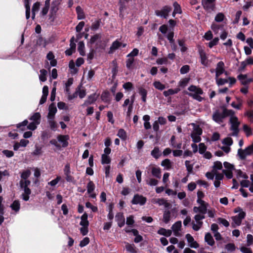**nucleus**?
Returning <instances> with one entry per match:
<instances>
[{
  "instance_id": "obj_1",
  "label": "nucleus",
  "mask_w": 253,
  "mask_h": 253,
  "mask_svg": "<svg viewBox=\"0 0 253 253\" xmlns=\"http://www.w3.org/2000/svg\"><path fill=\"white\" fill-rule=\"evenodd\" d=\"M222 112L221 113L218 110L214 111L212 114V119L217 123L223 122V119L227 116H233L235 112L232 110H228L225 106L221 107Z\"/></svg>"
},
{
  "instance_id": "obj_2",
  "label": "nucleus",
  "mask_w": 253,
  "mask_h": 253,
  "mask_svg": "<svg viewBox=\"0 0 253 253\" xmlns=\"http://www.w3.org/2000/svg\"><path fill=\"white\" fill-rule=\"evenodd\" d=\"M31 182L29 180H21L20 181V186L21 188L24 189V193L22 195L23 199L27 201L29 199V195L31 191L28 186L30 184Z\"/></svg>"
},
{
  "instance_id": "obj_3",
  "label": "nucleus",
  "mask_w": 253,
  "mask_h": 253,
  "mask_svg": "<svg viewBox=\"0 0 253 253\" xmlns=\"http://www.w3.org/2000/svg\"><path fill=\"white\" fill-rule=\"evenodd\" d=\"M253 154V143L247 147L245 149L241 148L238 150V156L242 160L246 159V157Z\"/></svg>"
},
{
  "instance_id": "obj_4",
  "label": "nucleus",
  "mask_w": 253,
  "mask_h": 253,
  "mask_svg": "<svg viewBox=\"0 0 253 253\" xmlns=\"http://www.w3.org/2000/svg\"><path fill=\"white\" fill-rule=\"evenodd\" d=\"M230 116V122L231 124V129L233 131L232 135L236 136L239 132L238 127L240 125V122L238 121L237 117L234 116V115Z\"/></svg>"
},
{
  "instance_id": "obj_5",
  "label": "nucleus",
  "mask_w": 253,
  "mask_h": 253,
  "mask_svg": "<svg viewBox=\"0 0 253 253\" xmlns=\"http://www.w3.org/2000/svg\"><path fill=\"white\" fill-rule=\"evenodd\" d=\"M59 4V2L57 0L52 1L51 3V7L49 15V19H50L51 22H53L55 19L56 13L58 10V5Z\"/></svg>"
},
{
  "instance_id": "obj_6",
  "label": "nucleus",
  "mask_w": 253,
  "mask_h": 253,
  "mask_svg": "<svg viewBox=\"0 0 253 253\" xmlns=\"http://www.w3.org/2000/svg\"><path fill=\"white\" fill-rule=\"evenodd\" d=\"M215 0H202V4L205 9L213 11L215 8Z\"/></svg>"
},
{
  "instance_id": "obj_7",
  "label": "nucleus",
  "mask_w": 253,
  "mask_h": 253,
  "mask_svg": "<svg viewBox=\"0 0 253 253\" xmlns=\"http://www.w3.org/2000/svg\"><path fill=\"white\" fill-rule=\"evenodd\" d=\"M245 212L241 211L237 215L233 216L232 219L234 223H232V227L235 228L236 225H240L241 224L242 219L245 218Z\"/></svg>"
},
{
  "instance_id": "obj_8",
  "label": "nucleus",
  "mask_w": 253,
  "mask_h": 253,
  "mask_svg": "<svg viewBox=\"0 0 253 253\" xmlns=\"http://www.w3.org/2000/svg\"><path fill=\"white\" fill-rule=\"evenodd\" d=\"M171 10V8L169 6H165L163 8L159 10H157L155 11V13L157 16L163 17L167 19L169 12Z\"/></svg>"
},
{
  "instance_id": "obj_9",
  "label": "nucleus",
  "mask_w": 253,
  "mask_h": 253,
  "mask_svg": "<svg viewBox=\"0 0 253 253\" xmlns=\"http://www.w3.org/2000/svg\"><path fill=\"white\" fill-rule=\"evenodd\" d=\"M146 202V198L142 195L136 194L134 196L133 199L131 201L132 204H140L143 205Z\"/></svg>"
},
{
  "instance_id": "obj_10",
  "label": "nucleus",
  "mask_w": 253,
  "mask_h": 253,
  "mask_svg": "<svg viewBox=\"0 0 253 253\" xmlns=\"http://www.w3.org/2000/svg\"><path fill=\"white\" fill-rule=\"evenodd\" d=\"M199 52L200 56L201 64L205 66H208V59L206 52L201 47L199 48Z\"/></svg>"
},
{
  "instance_id": "obj_11",
  "label": "nucleus",
  "mask_w": 253,
  "mask_h": 253,
  "mask_svg": "<svg viewBox=\"0 0 253 253\" xmlns=\"http://www.w3.org/2000/svg\"><path fill=\"white\" fill-rule=\"evenodd\" d=\"M185 238L187 242L189 243V246L193 248H198L199 247V244L196 241H194L193 237L189 234H187L185 236Z\"/></svg>"
},
{
  "instance_id": "obj_12",
  "label": "nucleus",
  "mask_w": 253,
  "mask_h": 253,
  "mask_svg": "<svg viewBox=\"0 0 253 253\" xmlns=\"http://www.w3.org/2000/svg\"><path fill=\"white\" fill-rule=\"evenodd\" d=\"M224 65V63L222 61H220L217 63L216 68L215 78H218L220 75L225 72Z\"/></svg>"
},
{
  "instance_id": "obj_13",
  "label": "nucleus",
  "mask_w": 253,
  "mask_h": 253,
  "mask_svg": "<svg viewBox=\"0 0 253 253\" xmlns=\"http://www.w3.org/2000/svg\"><path fill=\"white\" fill-rule=\"evenodd\" d=\"M116 219L119 227H122L125 225V219L123 213H118L116 215Z\"/></svg>"
},
{
  "instance_id": "obj_14",
  "label": "nucleus",
  "mask_w": 253,
  "mask_h": 253,
  "mask_svg": "<svg viewBox=\"0 0 253 253\" xmlns=\"http://www.w3.org/2000/svg\"><path fill=\"white\" fill-rule=\"evenodd\" d=\"M69 139V136L68 135H59L57 137L58 140L62 143V147H66L68 145L67 140Z\"/></svg>"
},
{
  "instance_id": "obj_15",
  "label": "nucleus",
  "mask_w": 253,
  "mask_h": 253,
  "mask_svg": "<svg viewBox=\"0 0 253 253\" xmlns=\"http://www.w3.org/2000/svg\"><path fill=\"white\" fill-rule=\"evenodd\" d=\"M57 111L56 107L54 103H51L49 106V112L48 114V118L50 119L54 118V115Z\"/></svg>"
},
{
  "instance_id": "obj_16",
  "label": "nucleus",
  "mask_w": 253,
  "mask_h": 253,
  "mask_svg": "<svg viewBox=\"0 0 253 253\" xmlns=\"http://www.w3.org/2000/svg\"><path fill=\"white\" fill-rule=\"evenodd\" d=\"M238 79L243 85H246L252 81V79H248L247 75L240 74L238 76Z\"/></svg>"
},
{
  "instance_id": "obj_17",
  "label": "nucleus",
  "mask_w": 253,
  "mask_h": 253,
  "mask_svg": "<svg viewBox=\"0 0 253 253\" xmlns=\"http://www.w3.org/2000/svg\"><path fill=\"white\" fill-rule=\"evenodd\" d=\"M208 205L200 206L199 207H194L193 211L194 212H200L203 214H205L207 212V207Z\"/></svg>"
},
{
  "instance_id": "obj_18",
  "label": "nucleus",
  "mask_w": 253,
  "mask_h": 253,
  "mask_svg": "<svg viewBox=\"0 0 253 253\" xmlns=\"http://www.w3.org/2000/svg\"><path fill=\"white\" fill-rule=\"evenodd\" d=\"M87 214L86 213H84L81 216V221L80 222V225L82 226H88L89 222L87 220Z\"/></svg>"
},
{
  "instance_id": "obj_19",
  "label": "nucleus",
  "mask_w": 253,
  "mask_h": 253,
  "mask_svg": "<svg viewBox=\"0 0 253 253\" xmlns=\"http://www.w3.org/2000/svg\"><path fill=\"white\" fill-rule=\"evenodd\" d=\"M205 241L210 246H213L214 244V240L210 233H207L205 237Z\"/></svg>"
},
{
  "instance_id": "obj_20",
  "label": "nucleus",
  "mask_w": 253,
  "mask_h": 253,
  "mask_svg": "<svg viewBox=\"0 0 253 253\" xmlns=\"http://www.w3.org/2000/svg\"><path fill=\"white\" fill-rule=\"evenodd\" d=\"M96 100V97L95 96V94H91L88 96L87 99L85 101L84 105L87 106L89 104L93 103Z\"/></svg>"
},
{
  "instance_id": "obj_21",
  "label": "nucleus",
  "mask_w": 253,
  "mask_h": 253,
  "mask_svg": "<svg viewBox=\"0 0 253 253\" xmlns=\"http://www.w3.org/2000/svg\"><path fill=\"white\" fill-rule=\"evenodd\" d=\"M139 93L141 95L142 100L144 102H146V96L147 94V90L142 87H140L138 88Z\"/></svg>"
},
{
  "instance_id": "obj_22",
  "label": "nucleus",
  "mask_w": 253,
  "mask_h": 253,
  "mask_svg": "<svg viewBox=\"0 0 253 253\" xmlns=\"http://www.w3.org/2000/svg\"><path fill=\"white\" fill-rule=\"evenodd\" d=\"M41 119V115L40 113L37 112L35 113L32 115L30 118V120L33 121V122L36 123L37 124H40V120Z\"/></svg>"
},
{
  "instance_id": "obj_23",
  "label": "nucleus",
  "mask_w": 253,
  "mask_h": 253,
  "mask_svg": "<svg viewBox=\"0 0 253 253\" xmlns=\"http://www.w3.org/2000/svg\"><path fill=\"white\" fill-rule=\"evenodd\" d=\"M188 90L190 91L194 92V93H199V94L203 93V91L201 88L198 87H197L195 85H192L189 87Z\"/></svg>"
},
{
  "instance_id": "obj_24",
  "label": "nucleus",
  "mask_w": 253,
  "mask_h": 253,
  "mask_svg": "<svg viewBox=\"0 0 253 253\" xmlns=\"http://www.w3.org/2000/svg\"><path fill=\"white\" fill-rule=\"evenodd\" d=\"M76 11L78 14V19H83L84 18V14L83 11V9L81 6H78L76 7Z\"/></svg>"
},
{
  "instance_id": "obj_25",
  "label": "nucleus",
  "mask_w": 253,
  "mask_h": 253,
  "mask_svg": "<svg viewBox=\"0 0 253 253\" xmlns=\"http://www.w3.org/2000/svg\"><path fill=\"white\" fill-rule=\"evenodd\" d=\"M194 126L193 131L191 134H195V135H200L202 134V129L199 126H196L195 124H192Z\"/></svg>"
},
{
  "instance_id": "obj_26",
  "label": "nucleus",
  "mask_w": 253,
  "mask_h": 253,
  "mask_svg": "<svg viewBox=\"0 0 253 253\" xmlns=\"http://www.w3.org/2000/svg\"><path fill=\"white\" fill-rule=\"evenodd\" d=\"M126 249L127 252L131 253H136L137 252L135 249L134 244H130L129 243H126Z\"/></svg>"
},
{
  "instance_id": "obj_27",
  "label": "nucleus",
  "mask_w": 253,
  "mask_h": 253,
  "mask_svg": "<svg viewBox=\"0 0 253 253\" xmlns=\"http://www.w3.org/2000/svg\"><path fill=\"white\" fill-rule=\"evenodd\" d=\"M180 89L179 88H175V89H169L168 90L164 91L163 93L165 96H168L170 95H172L177 93Z\"/></svg>"
},
{
  "instance_id": "obj_28",
  "label": "nucleus",
  "mask_w": 253,
  "mask_h": 253,
  "mask_svg": "<svg viewBox=\"0 0 253 253\" xmlns=\"http://www.w3.org/2000/svg\"><path fill=\"white\" fill-rule=\"evenodd\" d=\"M152 174L157 178H161V169L159 168H153L152 169Z\"/></svg>"
},
{
  "instance_id": "obj_29",
  "label": "nucleus",
  "mask_w": 253,
  "mask_h": 253,
  "mask_svg": "<svg viewBox=\"0 0 253 253\" xmlns=\"http://www.w3.org/2000/svg\"><path fill=\"white\" fill-rule=\"evenodd\" d=\"M84 45L83 41L80 42L78 43V49L80 54L82 56L85 55V52L84 51Z\"/></svg>"
},
{
  "instance_id": "obj_30",
  "label": "nucleus",
  "mask_w": 253,
  "mask_h": 253,
  "mask_svg": "<svg viewBox=\"0 0 253 253\" xmlns=\"http://www.w3.org/2000/svg\"><path fill=\"white\" fill-rule=\"evenodd\" d=\"M170 219V212L169 211H166L163 215V221L166 223H168Z\"/></svg>"
},
{
  "instance_id": "obj_31",
  "label": "nucleus",
  "mask_w": 253,
  "mask_h": 253,
  "mask_svg": "<svg viewBox=\"0 0 253 253\" xmlns=\"http://www.w3.org/2000/svg\"><path fill=\"white\" fill-rule=\"evenodd\" d=\"M181 227V221H178L176 222L172 226V229L173 232H177L180 230V228Z\"/></svg>"
},
{
  "instance_id": "obj_32",
  "label": "nucleus",
  "mask_w": 253,
  "mask_h": 253,
  "mask_svg": "<svg viewBox=\"0 0 253 253\" xmlns=\"http://www.w3.org/2000/svg\"><path fill=\"white\" fill-rule=\"evenodd\" d=\"M111 162V159L109 156L103 154L101 157V163L102 164H108Z\"/></svg>"
},
{
  "instance_id": "obj_33",
  "label": "nucleus",
  "mask_w": 253,
  "mask_h": 253,
  "mask_svg": "<svg viewBox=\"0 0 253 253\" xmlns=\"http://www.w3.org/2000/svg\"><path fill=\"white\" fill-rule=\"evenodd\" d=\"M161 165L163 167H166V169H170L171 168V162L168 159L163 160L161 163Z\"/></svg>"
},
{
  "instance_id": "obj_34",
  "label": "nucleus",
  "mask_w": 253,
  "mask_h": 253,
  "mask_svg": "<svg viewBox=\"0 0 253 253\" xmlns=\"http://www.w3.org/2000/svg\"><path fill=\"white\" fill-rule=\"evenodd\" d=\"M69 67L70 68V69L71 70L72 74H75L77 73L78 70L77 68H76L75 67V63L73 61V60H71L69 62Z\"/></svg>"
},
{
  "instance_id": "obj_35",
  "label": "nucleus",
  "mask_w": 253,
  "mask_h": 253,
  "mask_svg": "<svg viewBox=\"0 0 253 253\" xmlns=\"http://www.w3.org/2000/svg\"><path fill=\"white\" fill-rule=\"evenodd\" d=\"M41 74L40 75L39 78L40 80L42 82H45L46 80V74H47V71L45 69H42L40 70Z\"/></svg>"
},
{
  "instance_id": "obj_36",
  "label": "nucleus",
  "mask_w": 253,
  "mask_h": 253,
  "mask_svg": "<svg viewBox=\"0 0 253 253\" xmlns=\"http://www.w3.org/2000/svg\"><path fill=\"white\" fill-rule=\"evenodd\" d=\"M151 155L155 158L158 159L161 156L159 148L157 147H155L151 151Z\"/></svg>"
},
{
  "instance_id": "obj_37",
  "label": "nucleus",
  "mask_w": 253,
  "mask_h": 253,
  "mask_svg": "<svg viewBox=\"0 0 253 253\" xmlns=\"http://www.w3.org/2000/svg\"><path fill=\"white\" fill-rule=\"evenodd\" d=\"M12 209L16 211L19 210L20 209V203L18 201H14L11 205Z\"/></svg>"
},
{
  "instance_id": "obj_38",
  "label": "nucleus",
  "mask_w": 253,
  "mask_h": 253,
  "mask_svg": "<svg viewBox=\"0 0 253 253\" xmlns=\"http://www.w3.org/2000/svg\"><path fill=\"white\" fill-rule=\"evenodd\" d=\"M112 63L114 65V67L113 68L112 70V72L113 73L112 78L113 79H115L118 72V66L116 61H113Z\"/></svg>"
},
{
  "instance_id": "obj_39",
  "label": "nucleus",
  "mask_w": 253,
  "mask_h": 253,
  "mask_svg": "<svg viewBox=\"0 0 253 253\" xmlns=\"http://www.w3.org/2000/svg\"><path fill=\"white\" fill-rule=\"evenodd\" d=\"M173 6L174 7V9L173 12V14L181 13L182 11L181 9V7L177 2H174L173 3Z\"/></svg>"
},
{
  "instance_id": "obj_40",
  "label": "nucleus",
  "mask_w": 253,
  "mask_h": 253,
  "mask_svg": "<svg viewBox=\"0 0 253 253\" xmlns=\"http://www.w3.org/2000/svg\"><path fill=\"white\" fill-rule=\"evenodd\" d=\"M95 185L92 181H90L87 185V190L88 193H91L94 190Z\"/></svg>"
},
{
  "instance_id": "obj_41",
  "label": "nucleus",
  "mask_w": 253,
  "mask_h": 253,
  "mask_svg": "<svg viewBox=\"0 0 253 253\" xmlns=\"http://www.w3.org/2000/svg\"><path fill=\"white\" fill-rule=\"evenodd\" d=\"M222 142L223 144L230 146L233 144V140L231 137H228L223 139Z\"/></svg>"
},
{
  "instance_id": "obj_42",
  "label": "nucleus",
  "mask_w": 253,
  "mask_h": 253,
  "mask_svg": "<svg viewBox=\"0 0 253 253\" xmlns=\"http://www.w3.org/2000/svg\"><path fill=\"white\" fill-rule=\"evenodd\" d=\"M117 135L121 139L125 140L126 138V131L123 129H120L118 131Z\"/></svg>"
},
{
  "instance_id": "obj_43",
  "label": "nucleus",
  "mask_w": 253,
  "mask_h": 253,
  "mask_svg": "<svg viewBox=\"0 0 253 253\" xmlns=\"http://www.w3.org/2000/svg\"><path fill=\"white\" fill-rule=\"evenodd\" d=\"M225 18V16L222 13H218L215 17V21L217 22L222 21Z\"/></svg>"
},
{
  "instance_id": "obj_44",
  "label": "nucleus",
  "mask_w": 253,
  "mask_h": 253,
  "mask_svg": "<svg viewBox=\"0 0 253 253\" xmlns=\"http://www.w3.org/2000/svg\"><path fill=\"white\" fill-rule=\"evenodd\" d=\"M205 218V216L203 214H196L194 217L195 220L197 222H198V224L200 225H202L203 222L201 221H200V220H201L203 219H204Z\"/></svg>"
},
{
  "instance_id": "obj_45",
  "label": "nucleus",
  "mask_w": 253,
  "mask_h": 253,
  "mask_svg": "<svg viewBox=\"0 0 253 253\" xmlns=\"http://www.w3.org/2000/svg\"><path fill=\"white\" fill-rule=\"evenodd\" d=\"M28 121L27 120H25L22 123L17 124V127L20 128L21 129V130H24L25 127V126H26L28 125Z\"/></svg>"
},
{
  "instance_id": "obj_46",
  "label": "nucleus",
  "mask_w": 253,
  "mask_h": 253,
  "mask_svg": "<svg viewBox=\"0 0 253 253\" xmlns=\"http://www.w3.org/2000/svg\"><path fill=\"white\" fill-rule=\"evenodd\" d=\"M200 94L199 93H190L188 94V95L190 96H191L194 99L199 101H201L202 100H203V97H202L201 96H200Z\"/></svg>"
},
{
  "instance_id": "obj_47",
  "label": "nucleus",
  "mask_w": 253,
  "mask_h": 253,
  "mask_svg": "<svg viewBox=\"0 0 253 253\" xmlns=\"http://www.w3.org/2000/svg\"><path fill=\"white\" fill-rule=\"evenodd\" d=\"M81 86H82V85H80V86H79L78 87L76 91H78V93H79V97L81 98H83L85 96L86 93H85V90H84V89L81 90V89L80 87Z\"/></svg>"
},
{
  "instance_id": "obj_48",
  "label": "nucleus",
  "mask_w": 253,
  "mask_h": 253,
  "mask_svg": "<svg viewBox=\"0 0 253 253\" xmlns=\"http://www.w3.org/2000/svg\"><path fill=\"white\" fill-rule=\"evenodd\" d=\"M243 130L246 133V135L249 136L252 134V130L250 127H249L247 125H244L243 126Z\"/></svg>"
},
{
  "instance_id": "obj_49",
  "label": "nucleus",
  "mask_w": 253,
  "mask_h": 253,
  "mask_svg": "<svg viewBox=\"0 0 253 253\" xmlns=\"http://www.w3.org/2000/svg\"><path fill=\"white\" fill-rule=\"evenodd\" d=\"M101 38V35L100 34H96L94 36H93L92 37H91L90 40V41H89V43L90 44H93L98 39H100Z\"/></svg>"
},
{
  "instance_id": "obj_50",
  "label": "nucleus",
  "mask_w": 253,
  "mask_h": 253,
  "mask_svg": "<svg viewBox=\"0 0 253 253\" xmlns=\"http://www.w3.org/2000/svg\"><path fill=\"white\" fill-rule=\"evenodd\" d=\"M156 63L159 65L167 64L168 60L167 58H160L157 59Z\"/></svg>"
},
{
  "instance_id": "obj_51",
  "label": "nucleus",
  "mask_w": 253,
  "mask_h": 253,
  "mask_svg": "<svg viewBox=\"0 0 253 253\" xmlns=\"http://www.w3.org/2000/svg\"><path fill=\"white\" fill-rule=\"evenodd\" d=\"M122 44L119 42L116 41L112 44L110 47V50H115L118 49Z\"/></svg>"
},
{
  "instance_id": "obj_52",
  "label": "nucleus",
  "mask_w": 253,
  "mask_h": 253,
  "mask_svg": "<svg viewBox=\"0 0 253 253\" xmlns=\"http://www.w3.org/2000/svg\"><path fill=\"white\" fill-rule=\"evenodd\" d=\"M211 28L215 34H217L218 32L219 29L220 28H222V26L221 25H219L216 24H212Z\"/></svg>"
},
{
  "instance_id": "obj_53",
  "label": "nucleus",
  "mask_w": 253,
  "mask_h": 253,
  "mask_svg": "<svg viewBox=\"0 0 253 253\" xmlns=\"http://www.w3.org/2000/svg\"><path fill=\"white\" fill-rule=\"evenodd\" d=\"M154 85L156 88L161 90L165 88V85L161 84L160 82H154Z\"/></svg>"
},
{
  "instance_id": "obj_54",
  "label": "nucleus",
  "mask_w": 253,
  "mask_h": 253,
  "mask_svg": "<svg viewBox=\"0 0 253 253\" xmlns=\"http://www.w3.org/2000/svg\"><path fill=\"white\" fill-rule=\"evenodd\" d=\"M134 58L133 57H129L126 61V67L130 69L131 68L132 65L134 62Z\"/></svg>"
},
{
  "instance_id": "obj_55",
  "label": "nucleus",
  "mask_w": 253,
  "mask_h": 253,
  "mask_svg": "<svg viewBox=\"0 0 253 253\" xmlns=\"http://www.w3.org/2000/svg\"><path fill=\"white\" fill-rule=\"evenodd\" d=\"M89 242V239L88 237H85L82 241L80 242V246L84 247L87 245Z\"/></svg>"
},
{
  "instance_id": "obj_56",
  "label": "nucleus",
  "mask_w": 253,
  "mask_h": 253,
  "mask_svg": "<svg viewBox=\"0 0 253 253\" xmlns=\"http://www.w3.org/2000/svg\"><path fill=\"white\" fill-rule=\"evenodd\" d=\"M31 174V171L29 170H27L22 172L21 174V177L24 179H27Z\"/></svg>"
},
{
  "instance_id": "obj_57",
  "label": "nucleus",
  "mask_w": 253,
  "mask_h": 253,
  "mask_svg": "<svg viewBox=\"0 0 253 253\" xmlns=\"http://www.w3.org/2000/svg\"><path fill=\"white\" fill-rule=\"evenodd\" d=\"M216 81L217 84L218 85H223L225 83H227L228 82V80L227 79H221V78L218 79V78H216Z\"/></svg>"
},
{
  "instance_id": "obj_58",
  "label": "nucleus",
  "mask_w": 253,
  "mask_h": 253,
  "mask_svg": "<svg viewBox=\"0 0 253 253\" xmlns=\"http://www.w3.org/2000/svg\"><path fill=\"white\" fill-rule=\"evenodd\" d=\"M199 146V153L200 154L204 153L207 149V147L206 146L205 144L203 143H200Z\"/></svg>"
},
{
  "instance_id": "obj_59",
  "label": "nucleus",
  "mask_w": 253,
  "mask_h": 253,
  "mask_svg": "<svg viewBox=\"0 0 253 253\" xmlns=\"http://www.w3.org/2000/svg\"><path fill=\"white\" fill-rule=\"evenodd\" d=\"M101 20L100 19L98 20L95 23H93L91 25V29L93 30H96L98 29L100 26Z\"/></svg>"
},
{
  "instance_id": "obj_60",
  "label": "nucleus",
  "mask_w": 253,
  "mask_h": 253,
  "mask_svg": "<svg viewBox=\"0 0 253 253\" xmlns=\"http://www.w3.org/2000/svg\"><path fill=\"white\" fill-rule=\"evenodd\" d=\"M85 206L88 208H90L93 212H96L98 210L97 207L92 205V204L89 202L86 203Z\"/></svg>"
},
{
  "instance_id": "obj_61",
  "label": "nucleus",
  "mask_w": 253,
  "mask_h": 253,
  "mask_svg": "<svg viewBox=\"0 0 253 253\" xmlns=\"http://www.w3.org/2000/svg\"><path fill=\"white\" fill-rule=\"evenodd\" d=\"M190 67L188 65H184L182 66L180 69V73L182 74H184L188 72L189 71Z\"/></svg>"
},
{
  "instance_id": "obj_62",
  "label": "nucleus",
  "mask_w": 253,
  "mask_h": 253,
  "mask_svg": "<svg viewBox=\"0 0 253 253\" xmlns=\"http://www.w3.org/2000/svg\"><path fill=\"white\" fill-rule=\"evenodd\" d=\"M218 221L221 224H222L224 226L228 227L229 225V222L226 220L225 219L222 218L221 217H219L218 218Z\"/></svg>"
},
{
  "instance_id": "obj_63",
  "label": "nucleus",
  "mask_w": 253,
  "mask_h": 253,
  "mask_svg": "<svg viewBox=\"0 0 253 253\" xmlns=\"http://www.w3.org/2000/svg\"><path fill=\"white\" fill-rule=\"evenodd\" d=\"M214 169H221L222 168V163L219 161L214 162L213 167Z\"/></svg>"
},
{
  "instance_id": "obj_64",
  "label": "nucleus",
  "mask_w": 253,
  "mask_h": 253,
  "mask_svg": "<svg viewBox=\"0 0 253 253\" xmlns=\"http://www.w3.org/2000/svg\"><path fill=\"white\" fill-rule=\"evenodd\" d=\"M219 41L218 38H215L212 41H211L209 43V46L210 48L212 47L214 45H215L217 44L218 42Z\"/></svg>"
}]
</instances>
